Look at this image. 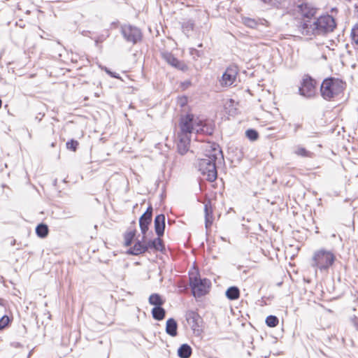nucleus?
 Wrapping results in <instances>:
<instances>
[{
    "mask_svg": "<svg viewBox=\"0 0 358 358\" xmlns=\"http://www.w3.org/2000/svg\"><path fill=\"white\" fill-rule=\"evenodd\" d=\"M305 18L297 25L299 33L309 38L323 36L334 31L336 24L330 15H322L317 18L309 17L304 14Z\"/></svg>",
    "mask_w": 358,
    "mask_h": 358,
    "instance_id": "obj_1",
    "label": "nucleus"
},
{
    "mask_svg": "<svg viewBox=\"0 0 358 358\" xmlns=\"http://www.w3.org/2000/svg\"><path fill=\"white\" fill-rule=\"evenodd\" d=\"M219 155H222V151L217 145L211 146L209 154H206L204 158L198 159L196 167L201 174L210 182L214 181L217 177L215 162Z\"/></svg>",
    "mask_w": 358,
    "mask_h": 358,
    "instance_id": "obj_2",
    "label": "nucleus"
},
{
    "mask_svg": "<svg viewBox=\"0 0 358 358\" xmlns=\"http://www.w3.org/2000/svg\"><path fill=\"white\" fill-rule=\"evenodd\" d=\"M345 88V83L339 78L329 77L325 78L320 86V93L322 98L327 101H333Z\"/></svg>",
    "mask_w": 358,
    "mask_h": 358,
    "instance_id": "obj_3",
    "label": "nucleus"
},
{
    "mask_svg": "<svg viewBox=\"0 0 358 358\" xmlns=\"http://www.w3.org/2000/svg\"><path fill=\"white\" fill-rule=\"evenodd\" d=\"M336 259V255L332 251L321 248L314 252L311 266L320 271H328Z\"/></svg>",
    "mask_w": 358,
    "mask_h": 358,
    "instance_id": "obj_4",
    "label": "nucleus"
},
{
    "mask_svg": "<svg viewBox=\"0 0 358 358\" xmlns=\"http://www.w3.org/2000/svg\"><path fill=\"white\" fill-rule=\"evenodd\" d=\"M211 282L207 278H201L197 276L189 277V285L194 297H201L206 295L210 287Z\"/></svg>",
    "mask_w": 358,
    "mask_h": 358,
    "instance_id": "obj_5",
    "label": "nucleus"
},
{
    "mask_svg": "<svg viewBox=\"0 0 358 358\" xmlns=\"http://www.w3.org/2000/svg\"><path fill=\"white\" fill-rule=\"evenodd\" d=\"M199 120L192 114L182 116L179 123L180 132L178 134L189 136L192 132H196V124H198Z\"/></svg>",
    "mask_w": 358,
    "mask_h": 358,
    "instance_id": "obj_6",
    "label": "nucleus"
},
{
    "mask_svg": "<svg viewBox=\"0 0 358 358\" xmlns=\"http://www.w3.org/2000/svg\"><path fill=\"white\" fill-rule=\"evenodd\" d=\"M121 34L123 38L129 43L136 44L141 41V31L136 27L131 24H124L120 28Z\"/></svg>",
    "mask_w": 358,
    "mask_h": 358,
    "instance_id": "obj_7",
    "label": "nucleus"
},
{
    "mask_svg": "<svg viewBox=\"0 0 358 358\" xmlns=\"http://www.w3.org/2000/svg\"><path fill=\"white\" fill-rule=\"evenodd\" d=\"M299 91L300 94L304 97L310 98L313 96L315 93V80L308 75L305 76Z\"/></svg>",
    "mask_w": 358,
    "mask_h": 358,
    "instance_id": "obj_8",
    "label": "nucleus"
},
{
    "mask_svg": "<svg viewBox=\"0 0 358 358\" xmlns=\"http://www.w3.org/2000/svg\"><path fill=\"white\" fill-rule=\"evenodd\" d=\"M236 76L237 69L236 66L227 68L222 75L221 85L224 86H231L234 83Z\"/></svg>",
    "mask_w": 358,
    "mask_h": 358,
    "instance_id": "obj_9",
    "label": "nucleus"
},
{
    "mask_svg": "<svg viewBox=\"0 0 358 358\" xmlns=\"http://www.w3.org/2000/svg\"><path fill=\"white\" fill-rule=\"evenodd\" d=\"M178 142L177 143L178 152L183 155L189 150L190 136L178 134Z\"/></svg>",
    "mask_w": 358,
    "mask_h": 358,
    "instance_id": "obj_10",
    "label": "nucleus"
},
{
    "mask_svg": "<svg viewBox=\"0 0 358 358\" xmlns=\"http://www.w3.org/2000/svg\"><path fill=\"white\" fill-rule=\"evenodd\" d=\"M186 320L194 331L198 330L202 319L199 314L194 311H189L186 314Z\"/></svg>",
    "mask_w": 358,
    "mask_h": 358,
    "instance_id": "obj_11",
    "label": "nucleus"
},
{
    "mask_svg": "<svg viewBox=\"0 0 358 358\" xmlns=\"http://www.w3.org/2000/svg\"><path fill=\"white\" fill-rule=\"evenodd\" d=\"M154 222L156 234L159 237L162 236L165 229V215L164 214L157 215Z\"/></svg>",
    "mask_w": 358,
    "mask_h": 358,
    "instance_id": "obj_12",
    "label": "nucleus"
},
{
    "mask_svg": "<svg viewBox=\"0 0 358 358\" xmlns=\"http://www.w3.org/2000/svg\"><path fill=\"white\" fill-rule=\"evenodd\" d=\"M205 227L208 230L213 224V215L210 201H208L204 204Z\"/></svg>",
    "mask_w": 358,
    "mask_h": 358,
    "instance_id": "obj_13",
    "label": "nucleus"
},
{
    "mask_svg": "<svg viewBox=\"0 0 358 358\" xmlns=\"http://www.w3.org/2000/svg\"><path fill=\"white\" fill-rule=\"evenodd\" d=\"M148 251L147 243H143L141 241H137L131 247L128 253L132 255H138Z\"/></svg>",
    "mask_w": 358,
    "mask_h": 358,
    "instance_id": "obj_14",
    "label": "nucleus"
},
{
    "mask_svg": "<svg viewBox=\"0 0 358 358\" xmlns=\"http://www.w3.org/2000/svg\"><path fill=\"white\" fill-rule=\"evenodd\" d=\"M152 222V217L145 215H142L139 219V226L141 228V233L143 234L142 241H143L145 238V234L148 230V227Z\"/></svg>",
    "mask_w": 358,
    "mask_h": 358,
    "instance_id": "obj_15",
    "label": "nucleus"
},
{
    "mask_svg": "<svg viewBox=\"0 0 358 358\" xmlns=\"http://www.w3.org/2000/svg\"><path fill=\"white\" fill-rule=\"evenodd\" d=\"M177 330V322L173 318H169L166 323V333L172 337H175L178 334Z\"/></svg>",
    "mask_w": 358,
    "mask_h": 358,
    "instance_id": "obj_16",
    "label": "nucleus"
},
{
    "mask_svg": "<svg viewBox=\"0 0 358 358\" xmlns=\"http://www.w3.org/2000/svg\"><path fill=\"white\" fill-rule=\"evenodd\" d=\"M198 122V124H196V134H206L208 135H211L213 134V128L211 126L208 125L206 122L200 119Z\"/></svg>",
    "mask_w": 358,
    "mask_h": 358,
    "instance_id": "obj_17",
    "label": "nucleus"
},
{
    "mask_svg": "<svg viewBox=\"0 0 358 358\" xmlns=\"http://www.w3.org/2000/svg\"><path fill=\"white\" fill-rule=\"evenodd\" d=\"M147 243L148 250L154 249L157 251H162L164 249V245L160 237L156 238L152 241H148Z\"/></svg>",
    "mask_w": 358,
    "mask_h": 358,
    "instance_id": "obj_18",
    "label": "nucleus"
},
{
    "mask_svg": "<svg viewBox=\"0 0 358 358\" xmlns=\"http://www.w3.org/2000/svg\"><path fill=\"white\" fill-rule=\"evenodd\" d=\"M192 355V348L187 344H182L178 350V355L180 358H189Z\"/></svg>",
    "mask_w": 358,
    "mask_h": 358,
    "instance_id": "obj_19",
    "label": "nucleus"
},
{
    "mask_svg": "<svg viewBox=\"0 0 358 358\" xmlns=\"http://www.w3.org/2000/svg\"><path fill=\"white\" fill-rule=\"evenodd\" d=\"M152 315L156 320H162L165 317L166 310L162 306L154 307L152 310Z\"/></svg>",
    "mask_w": 358,
    "mask_h": 358,
    "instance_id": "obj_20",
    "label": "nucleus"
},
{
    "mask_svg": "<svg viewBox=\"0 0 358 358\" xmlns=\"http://www.w3.org/2000/svg\"><path fill=\"white\" fill-rule=\"evenodd\" d=\"M148 302L150 305L155 306V307H159L164 304V301L159 294H152L149 296Z\"/></svg>",
    "mask_w": 358,
    "mask_h": 358,
    "instance_id": "obj_21",
    "label": "nucleus"
},
{
    "mask_svg": "<svg viewBox=\"0 0 358 358\" xmlns=\"http://www.w3.org/2000/svg\"><path fill=\"white\" fill-rule=\"evenodd\" d=\"M226 296L230 300L238 299L240 296V291L237 287H230L226 291Z\"/></svg>",
    "mask_w": 358,
    "mask_h": 358,
    "instance_id": "obj_22",
    "label": "nucleus"
},
{
    "mask_svg": "<svg viewBox=\"0 0 358 358\" xmlns=\"http://www.w3.org/2000/svg\"><path fill=\"white\" fill-rule=\"evenodd\" d=\"M48 227L45 224H39L36 228V233L40 238H45L48 234Z\"/></svg>",
    "mask_w": 358,
    "mask_h": 358,
    "instance_id": "obj_23",
    "label": "nucleus"
},
{
    "mask_svg": "<svg viewBox=\"0 0 358 358\" xmlns=\"http://www.w3.org/2000/svg\"><path fill=\"white\" fill-rule=\"evenodd\" d=\"M242 23L248 27L255 29L259 24V21L248 17H242Z\"/></svg>",
    "mask_w": 358,
    "mask_h": 358,
    "instance_id": "obj_24",
    "label": "nucleus"
},
{
    "mask_svg": "<svg viewBox=\"0 0 358 358\" xmlns=\"http://www.w3.org/2000/svg\"><path fill=\"white\" fill-rule=\"evenodd\" d=\"M265 322L269 327H275L278 324L279 320L275 315H268L266 317Z\"/></svg>",
    "mask_w": 358,
    "mask_h": 358,
    "instance_id": "obj_25",
    "label": "nucleus"
},
{
    "mask_svg": "<svg viewBox=\"0 0 358 358\" xmlns=\"http://www.w3.org/2000/svg\"><path fill=\"white\" fill-rule=\"evenodd\" d=\"M351 37L353 43L355 47L358 49V23L356 24L351 31Z\"/></svg>",
    "mask_w": 358,
    "mask_h": 358,
    "instance_id": "obj_26",
    "label": "nucleus"
},
{
    "mask_svg": "<svg viewBox=\"0 0 358 358\" xmlns=\"http://www.w3.org/2000/svg\"><path fill=\"white\" fill-rule=\"evenodd\" d=\"M246 137L250 141H255L259 138L258 132L253 129H249L245 131Z\"/></svg>",
    "mask_w": 358,
    "mask_h": 358,
    "instance_id": "obj_27",
    "label": "nucleus"
},
{
    "mask_svg": "<svg viewBox=\"0 0 358 358\" xmlns=\"http://www.w3.org/2000/svg\"><path fill=\"white\" fill-rule=\"evenodd\" d=\"M294 153L299 156L301 157H310V152L306 150L304 148L302 147H298L295 151Z\"/></svg>",
    "mask_w": 358,
    "mask_h": 358,
    "instance_id": "obj_28",
    "label": "nucleus"
},
{
    "mask_svg": "<svg viewBox=\"0 0 358 358\" xmlns=\"http://www.w3.org/2000/svg\"><path fill=\"white\" fill-rule=\"evenodd\" d=\"M135 236V231H129L124 236V244L126 246H129L131 244L132 241Z\"/></svg>",
    "mask_w": 358,
    "mask_h": 358,
    "instance_id": "obj_29",
    "label": "nucleus"
},
{
    "mask_svg": "<svg viewBox=\"0 0 358 358\" xmlns=\"http://www.w3.org/2000/svg\"><path fill=\"white\" fill-rule=\"evenodd\" d=\"M78 145H79V143L77 141L71 139V141H69L66 143V146L68 150H71L75 152V151H76Z\"/></svg>",
    "mask_w": 358,
    "mask_h": 358,
    "instance_id": "obj_30",
    "label": "nucleus"
},
{
    "mask_svg": "<svg viewBox=\"0 0 358 358\" xmlns=\"http://www.w3.org/2000/svg\"><path fill=\"white\" fill-rule=\"evenodd\" d=\"M164 58L166 59V61L170 64L172 66L174 67V66L176 65V64L178 62V59L176 58L173 55L171 54H166L164 55Z\"/></svg>",
    "mask_w": 358,
    "mask_h": 358,
    "instance_id": "obj_31",
    "label": "nucleus"
},
{
    "mask_svg": "<svg viewBox=\"0 0 358 358\" xmlns=\"http://www.w3.org/2000/svg\"><path fill=\"white\" fill-rule=\"evenodd\" d=\"M184 31H189L194 29V23L192 20H188L184 22L182 25Z\"/></svg>",
    "mask_w": 358,
    "mask_h": 358,
    "instance_id": "obj_32",
    "label": "nucleus"
},
{
    "mask_svg": "<svg viewBox=\"0 0 358 358\" xmlns=\"http://www.w3.org/2000/svg\"><path fill=\"white\" fill-rule=\"evenodd\" d=\"M10 322V319L7 315H3L0 319V330L3 329L6 327Z\"/></svg>",
    "mask_w": 358,
    "mask_h": 358,
    "instance_id": "obj_33",
    "label": "nucleus"
},
{
    "mask_svg": "<svg viewBox=\"0 0 358 358\" xmlns=\"http://www.w3.org/2000/svg\"><path fill=\"white\" fill-rule=\"evenodd\" d=\"M174 67L178 69H180L182 71H185L188 69L187 66L185 63H183L182 62H180L179 60H178V62L176 64V65L174 66Z\"/></svg>",
    "mask_w": 358,
    "mask_h": 358,
    "instance_id": "obj_34",
    "label": "nucleus"
},
{
    "mask_svg": "<svg viewBox=\"0 0 358 358\" xmlns=\"http://www.w3.org/2000/svg\"><path fill=\"white\" fill-rule=\"evenodd\" d=\"M143 215H147L148 217H152V207L151 206H150L147 208L146 211Z\"/></svg>",
    "mask_w": 358,
    "mask_h": 358,
    "instance_id": "obj_35",
    "label": "nucleus"
},
{
    "mask_svg": "<svg viewBox=\"0 0 358 358\" xmlns=\"http://www.w3.org/2000/svg\"><path fill=\"white\" fill-rule=\"evenodd\" d=\"M106 72L113 78H118V76L116 75V73H113L112 72H110V71H108V70L106 71Z\"/></svg>",
    "mask_w": 358,
    "mask_h": 358,
    "instance_id": "obj_36",
    "label": "nucleus"
},
{
    "mask_svg": "<svg viewBox=\"0 0 358 358\" xmlns=\"http://www.w3.org/2000/svg\"><path fill=\"white\" fill-rule=\"evenodd\" d=\"M264 3H269L271 0H262Z\"/></svg>",
    "mask_w": 358,
    "mask_h": 358,
    "instance_id": "obj_37",
    "label": "nucleus"
},
{
    "mask_svg": "<svg viewBox=\"0 0 358 358\" xmlns=\"http://www.w3.org/2000/svg\"><path fill=\"white\" fill-rule=\"evenodd\" d=\"M0 306H3V300L0 299Z\"/></svg>",
    "mask_w": 358,
    "mask_h": 358,
    "instance_id": "obj_38",
    "label": "nucleus"
},
{
    "mask_svg": "<svg viewBox=\"0 0 358 358\" xmlns=\"http://www.w3.org/2000/svg\"><path fill=\"white\" fill-rule=\"evenodd\" d=\"M1 106H2V101H1V99H0V108H1Z\"/></svg>",
    "mask_w": 358,
    "mask_h": 358,
    "instance_id": "obj_39",
    "label": "nucleus"
},
{
    "mask_svg": "<svg viewBox=\"0 0 358 358\" xmlns=\"http://www.w3.org/2000/svg\"><path fill=\"white\" fill-rule=\"evenodd\" d=\"M55 143H51L52 147H55Z\"/></svg>",
    "mask_w": 358,
    "mask_h": 358,
    "instance_id": "obj_40",
    "label": "nucleus"
},
{
    "mask_svg": "<svg viewBox=\"0 0 358 358\" xmlns=\"http://www.w3.org/2000/svg\"><path fill=\"white\" fill-rule=\"evenodd\" d=\"M185 104V101H182L181 106H183Z\"/></svg>",
    "mask_w": 358,
    "mask_h": 358,
    "instance_id": "obj_41",
    "label": "nucleus"
},
{
    "mask_svg": "<svg viewBox=\"0 0 358 358\" xmlns=\"http://www.w3.org/2000/svg\"><path fill=\"white\" fill-rule=\"evenodd\" d=\"M199 47H200V48L202 47V43L199 44Z\"/></svg>",
    "mask_w": 358,
    "mask_h": 358,
    "instance_id": "obj_42",
    "label": "nucleus"
},
{
    "mask_svg": "<svg viewBox=\"0 0 358 358\" xmlns=\"http://www.w3.org/2000/svg\"><path fill=\"white\" fill-rule=\"evenodd\" d=\"M357 329L358 330V325H357Z\"/></svg>",
    "mask_w": 358,
    "mask_h": 358,
    "instance_id": "obj_43",
    "label": "nucleus"
},
{
    "mask_svg": "<svg viewBox=\"0 0 358 358\" xmlns=\"http://www.w3.org/2000/svg\"><path fill=\"white\" fill-rule=\"evenodd\" d=\"M357 12H358V6H357Z\"/></svg>",
    "mask_w": 358,
    "mask_h": 358,
    "instance_id": "obj_44",
    "label": "nucleus"
}]
</instances>
